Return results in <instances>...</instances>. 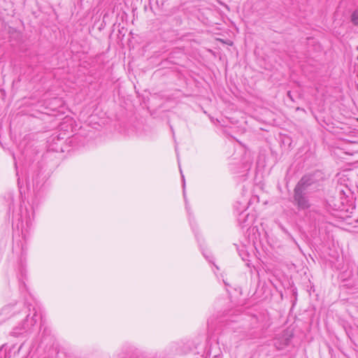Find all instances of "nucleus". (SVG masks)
Instances as JSON below:
<instances>
[{
	"instance_id": "1",
	"label": "nucleus",
	"mask_w": 358,
	"mask_h": 358,
	"mask_svg": "<svg viewBox=\"0 0 358 358\" xmlns=\"http://www.w3.org/2000/svg\"><path fill=\"white\" fill-rule=\"evenodd\" d=\"M307 192L294 189L293 203L299 210H306L310 207V202Z\"/></svg>"
},
{
	"instance_id": "2",
	"label": "nucleus",
	"mask_w": 358,
	"mask_h": 358,
	"mask_svg": "<svg viewBox=\"0 0 358 358\" xmlns=\"http://www.w3.org/2000/svg\"><path fill=\"white\" fill-rule=\"evenodd\" d=\"M293 337L292 330L286 329L279 334H277L273 339V345L277 350H281L288 346Z\"/></svg>"
},
{
	"instance_id": "3",
	"label": "nucleus",
	"mask_w": 358,
	"mask_h": 358,
	"mask_svg": "<svg viewBox=\"0 0 358 358\" xmlns=\"http://www.w3.org/2000/svg\"><path fill=\"white\" fill-rule=\"evenodd\" d=\"M36 317L37 315L36 313L34 314L31 318H29V315H28L27 316L26 320L22 324L15 327L13 329L11 334L15 337H17L23 334L24 332H26L29 329V324L27 323H29L30 326L31 327L36 324L37 321Z\"/></svg>"
},
{
	"instance_id": "4",
	"label": "nucleus",
	"mask_w": 358,
	"mask_h": 358,
	"mask_svg": "<svg viewBox=\"0 0 358 358\" xmlns=\"http://www.w3.org/2000/svg\"><path fill=\"white\" fill-rule=\"evenodd\" d=\"M316 180L313 175H306L298 182L295 188L309 192L312 187H316Z\"/></svg>"
},
{
	"instance_id": "5",
	"label": "nucleus",
	"mask_w": 358,
	"mask_h": 358,
	"mask_svg": "<svg viewBox=\"0 0 358 358\" xmlns=\"http://www.w3.org/2000/svg\"><path fill=\"white\" fill-rule=\"evenodd\" d=\"M351 22L355 26H358V9L355 10L351 15Z\"/></svg>"
},
{
	"instance_id": "6",
	"label": "nucleus",
	"mask_w": 358,
	"mask_h": 358,
	"mask_svg": "<svg viewBox=\"0 0 358 358\" xmlns=\"http://www.w3.org/2000/svg\"><path fill=\"white\" fill-rule=\"evenodd\" d=\"M296 110H301V111L305 112V110H304L303 108H300V107H297V108H296Z\"/></svg>"
},
{
	"instance_id": "7",
	"label": "nucleus",
	"mask_w": 358,
	"mask_h": 358,
	"mask_svg": "<svg viewBox=\"0 0 358 358\" xmlns=\"http://www.w3.org/2000/svg\"><path fill=\"white\" fill-rule=\"evenodd\" d=\"M287 96H288V97H289L291 99H292V95H291V92H287Z\"/></svg>"
},
{
	"instance_id": "8",
	"label": "nucleus",
	"mask_w": 358,
	"mask_h": 358,
	"mask_svg": "<svg viewBox=\"0 0 358 358\" xmlns=\"http://www.w3.org/2000/svg\"><path fill=\"white\" fill-rule=\"evenodd\" d=\"M357 121H358V118H357Z\"/></svg>"
}]
</instances>
